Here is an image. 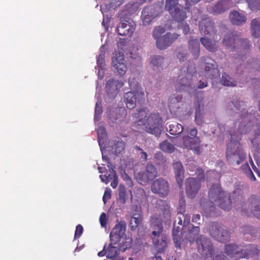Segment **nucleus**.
Returning <instances> with one entry per match:
<instances>
[{
  "label": "nucleus",
  "mask_w": 260,
  "mask_h": 260,
  "mask_svg": "<svg viewBox=\"0 0 260 260\" xmlns=\"http://www.w3.org/2000/svg\"><path fill=\"white\" fill-rule=\"evenodd\" d=\"M159 209L153 215L150 219L152 239L154 246L159 252L164 250L167 246L166 236L163 233L162 222H168L171 219L170 206L162 200L157 203Z\"/></svg>",
  "instance_id": "1"
},
{
  "label": "nucleus",
  "mask_w": 260,
  "mask_h": 260,
  "mask_svg": "<svg viewBox=\"0 0 260 260\" xmlns=\"http://www.w3.org/2000/svg\"><path fill=\"white\" fill-rule=\"evenodd\" d=\"M208 198L210 205H204L203 201H201V206L207 212L213 211L214 206H217L221 208L229 210L231 208V201L227 192L223 191L219 184L214 183L209 187Z\"/></svg>",
  "instance_id": "2"
},
{
  "label": "nucleus",
  "mask_w": 260,
  "mask_h": 260,
  "mask_svg": "<svg viewBox=\"0 0 260 260\" xmlns=\"http://www.w3.org/2000/svg\"><path fill=\"white\" fill-rule=\"evenodd\" d=\"M134 120L138 125H144L146 131L149 134L155 136L160 134L162 119L158 113H151L147 115V110L142 109L135 113Z\"/></svg>",
  "instance_id": "3"
},
{
  "label": "nucleus",
  "mask_w": 260,
  "mask_h": 260,
  "mask_svg": "<svg viewBox=\"0 0 260 260\" xmlns=\"http://www.w3.org/2000/svg\"><path fill=\"white\" fill-rule=\"evenodd\" d=\"M233 105L237 111L240 120L238 131L240 135H246L251 131L254 124L256 123L257 118L252 109L248 110L246 108V105L243 101L238 99L232 102Z\"/></svg>",
  "instance_id": "4"
},
{
  "label": "nucleus",
  "mask_w": 260,
  "mask_h": 260,
  "mask_svg": "<svg viewBox=\"0 0 260 260\" xmlns=\"http://www.w3.org/2000/svg\"><path fill=\"white\" fill-rule=\"evenodd\" d=\"M222 44L230 51L236 52L235 59L241 58L248 53L250 45L247 39H242L234 32L228 31L224 36Z\"/></svg>",
  "instance_id": "5"
},
{
  "label": "nucleus",
  "mask_w": 260,
  "mask_h": 260,
  "mask_svg": "<svg viewBox=\"0 0 260 260\" xmlns=\"http://www.w3.org/2000/svg\"><path fill=\"white\" fill-rule=\"evenodd\" d=\"M231 135V141L226 149V158L233 166L240 165L245 158L246 153L241 148L239 143L240 136H235L231 131L228 130Z\"/></svg>",
  "instance_id": "6"
},
{
  "label": "nucleus",
  "mask_w": 260,
  "mask_h": 260,
  "mask_svg": "<svg viewBox=\"0 0 260 260\" xmlns=\"http://www.w3.org/2000/svg\"><path fill=\"white\" fill-rule=\"evenodd\" d=\"M187 132L189 135H184L178 141L177 145L180 147L191 150L197 154H200L201 140L197 136V128H187Z\"/></svg>",
  "instance_id": "7"
},
{
  "label": "nucleus",
  "mask_w": 260,
  "mask_h": 260,
  "mask_svg": "<svg viewBox=\"0 0 260 260\" xmlns=\"http://www.w3.org/2000/svg\"><path fill=\"white\" fill-rule=\"evenodd\" d=\"M185 212H178V216L174 222V228L172 231L173 240L176 248L181 249L184 247V241L177 235L183 228L185 229L190 224V216L188 214L184 215Z\"/></svg>",
  "instance_id": "8"
},
{
  "label": "nucleus",
  "mask_w": 260,
  "mask_h": 260,
  "mask_svg": "<svg viewBox=\"0 0 260 260\" xmlns=\"http://www.w3.org/2000/svg\"><path fill=\"white\" fill-rule=\"evenodd\" d=\"M196 72L195 67L192 65L188 68H182L180 70L178 82L180 87L178 90H185L189 93L194 90L195 87L191 83V80Z\"/></svg>",
  "instance_id": "9"
},
{
  "label": "nucleus",
  "mask_w": 260,
  "mask_h": 260,
  "mask_svg": "<svg viewBox=\"0 0 260 260\" xmlns=\"http://www.w3.org/2000/svg\"><path fill=\"white\" fill-rule=\"evenodd\" d=\"M254 248H255L254 246L250 245H247L241 248L237 244H232L225 245L224 251L230 258L237 259L249 257V256L253 253L252 250Z\"/></svg>",
  "instance_id": "10"
},
{
  "label": "nucleus",
  "mask_w": 260,
  "mask_h": 260,
  "mask_svg": "<svg viewBox=\"0 0 260 260\" xmlns=\"http://www.w3.org/2000/svg\"><path fill=\"white\" fill-rule=\"evenodd\" d=\"M199 174L197 178H189L185 181V190L187 197L194 198L201 187V181L203 179L204 174L202 170L198 169Z\"/></svg>",
  "instance_id": "11"
},
{
  "label": "nucleus",
  "mask_w": 260,
  "mask_h": 260,
  "mask_svg": "<svg viewBox=\"0 0 260 260\" xmlns=\"http://www.w3.org/2000/svg\"><path fill=\"white\" fill-rule=\"evenodd\" d=\"M157 176V172L155 167L153 165L149 163L147 164L146 168L144 171L136 175L138 182L143 185H146Z\"/></svg>",
  "instance_id": "12"
},
{
  "label": "nucleus",
  "mask_w": 260,
  "mask_h": 260,
  "mask_svg": "<svg viewBox=\"0 0 260 260\" xmlns=\"http://www.w3.org/2000/svg\"><path fill=\"white\" fill-rule=\"evenodd\" d=\"M209 232L211 237L220 242H226L230 238L228 231L222 224L217 222L211 224L209 228Z\"/></svg>",
  "instance_id": "13"
},
{
  "label": "nucleus",
  "mask_w": 260,
  "mask_h": 260,
  "mask_svg": "<svg viewBox=\"0 0 260 260\" xmlns=\"http://www.w3.org/2000/svg\"><path fill=\"white\" fill-rule=\"evenodd\" d=\"M112 68L119 77L124 76L127 70L124 54L122 52H116L112 59Z\"/></svg>",
  "instance_id": "14"
},
{
  "label": "nucleus",
  "mask_w": 260,
  "mask_h": 260,
  "mask_svg": "<svg viewBox=\"0 0 260 260\" xmlns=\"http://www.w3.org/2000/svg\"><path fill=\"white\" fill-rule=\"evenodd\" d=\"M201 66L204 69L203 75L206 78L216 79L220 77L216 63L211 58H204Z\"/></svg>",
  "instance_id": "15"
},
{
  "label": "nucleus",
  "mask_w": 260,
  "mask_h": 260,
  "mask_svg": "<svg viewBox=\"0 0 260 260\" xmlns=\"http://www.w3.org/2000/svg\"><path fill=\"white\" fill-rule=\"evenodd\" d=\"M198 251L205 257L212 255L213 252L212 244L209 238L201 236L196 239Z\"/></svg>",
  "instance_id": "16"
},
{
  "label": "nucleus",
  "mask_w": 260,
  "mask_h": 260,
  "mask_svg": "<svg viewBox=\"0 0 260 260\" xmlns=\"http://www.w3.org/2000/svg\"><path fill=\"white\" fill-rule=\"evenodd\" d=\"M199 30L201 35L205 37L212 36L215 40L220 39L215 32L213 23L209 18L203 19L200 22Z\"/></svg>",
  "instance_id": "17"
},
{
  "label": "nucleus",
  "mask_w": 260,
  "mask_h": 260,
  "mask_svg": "<svg viewBox=\"0 0 260 260\" xmlns=\"http://www.w3.org/2000/svg\"><path fill=\"white\" fill-rule=\"evenodd\" d=\"M144 93L142 89L136 91H129L125 93L124 96V102L126 107L129 109H134L136 103L144 98Z\"/></svg>",
  "instance_id": "18"
},
{
  "label": "nucleus",
  "mask_w": 260,
  "mask_h": 260,
  "mask_svg": "<svg viewBox=\"0 0 260 260\" xmlns=\"http://www.w3.org/2000/svg\"><path fill=\"white\" fill-rule=\"evenodd\" d=\"M120 251L118 247L111 241L108 247L106 248L105 245L103 250L100 251L98 255L99 256L106 255L108 258L111 260H123L122 256L120 255Z\"/></svg>",
  "instance_id": "19"
},
{
  "label": "nucleus",
  "mask_w": 260,
  "mask_h": 260,
  "mask_svg": "<svg viewBox=\"0 0 260 260\" xmlns=\"http://www.w3.org/2000/svg\"><path fill=\"white\" fill-rule=\"evenodd\" d=\"M151 190L154 193L158 194L160 196H166L169 191L168 183L162 178H158L152 183Z\"/></svg>",
  "instance_id": "20"
},
{
  "label": "nucleus",
  "mask_w": 260,
  "mask_h": 260,
  "mask_svg": "<svg viewBox=\"0 0 260 260\" xmlns=\"http://www.w3.org/2000/svg\"><path fill=\"white\" fill-rule=\"evenodd\" d=\"M135 29V24L132 21L121 22L117 26L116 30L119 35L131 37Z\"/></svg>",
  "instance_id": "21"
},
{
  "label": "nucleus",
  "mask_w": 260,
  "mask_h": 260,
  "mask_svg": "<svg viewBox=\"0 0 260 260\" xmlns=\"http://www.w3.org/2000/svg\"><path fill=\"white\" fill-rule=\"evenodd\" d=\"M177 34L167 33L165 35L156 40V45L159 50H164L170 46L177 39Z\"/></svg>",
  "instance_id": "22"
},
{
  "label": "nucleus",
  "mask_w": 260,
  "mask_h": 260,
  "mask_svg": "<svg viewBox=\"0 0 260 260\" xmlns=\"http://www.w3.org/2000/svg\"><path fill=\"white\" fill-rule=\"evenodd\" d=\"M123 85V83L119 80L110 79L107 81L106 91L110 98H114L118 90Z\"/></svg>",
  "instance_id": "23"
},
{
  "label": "nucleus",
  "mask_w": 260,
  "mask_h": 260,
  "mask_svg": "<svg viewBox=\"0 0 260 260\" xmlns=\"http://www.w3.org/2000/svg\"><path fill=\"white\" fill-rule=\"evenodd\" d=\"M126 228V225L124 221H121L116 224L110 233V241H117V239L125 237Z\"/></svg>",
  "instance_id": "24"
},
{
  "label": "nucleus",
  "mask_w": 260,
  "mask_h": 260,
  "mask_svg": "<svg viewBox=\"0 0 260 260\" xmlns=\"http://www.w3.org/2000/svg\"><path fill=\"white\" fill-rule=\"evenodd\" d=\"M157 15V13L153 6L147 7L142 12L141 18L143 25H149L152 20Z\"/></svg>",
  "instance_id": "25"
},
{
  "label": "nucleus",
  "mask_w": 260,
  "mask_h": 260,
  "mask_svg": "<svg viewBox=\"0 0 260 260\" xmlns=\"http://www.w3.org/2000/svg\"><path fill=\"white\" fill-rule=\"evenodd\" d=\"M248 203L252 214L260 219V197L252 195L249 198Z\"/></svg>",
  "instance_id": "26"
},
{
  "label": "nucleus",
  "mask_w": 260,
  "mask_h": 260,
  "mask_svg": "<svg viewBox=\"0 0 260 260\" xmlns=\"http://www.w3.org/2000/svg\"><path fill=\"white\" fill-rule=\"evenodd\" d=\"M233 6L231 0H219L212 7L211 11L215 14H221L227 11Z\"/></svg>",
  "instance_id": "27"
},
{
  "label": "nucleus",
  "mask_w": 260,
  "mask_h": 260,
  "mask_svg": "<svg viewBox=\"0 0 260 260\" xmlns=\"http://www.w3.org/2000/svg\"><path fill=\"white\" fill-rule=\"evenodd\" d=\"M183 105L182 96L179 94L170 97L168 106L171 113H175Z\"/></svg>",
  "instance_id": "28"
},
{
  "label": "nucleus",
  "mask_w": 260,
  "mask_h": 260,
  "mask_svg": "<svg viewBox=\"0 0 260 260\" xmlns=\"http://www.w3.org/2000/svg\"><path fill=\"white\" fill-rule=\"evenodd\" d=\"M229 18L231 23L236 25H243L247 20L245 15L235 10L230 13Z\"/></svg>",
  "instance_id": "29"
},
{
  "label": "nucleus",
  "mask_w": 260,
  "mask_h": 260,
  "mask_svg": "<svg viewBox=\"0 0 260 260\" xmlns=\"http://www.w3.org/2000/svg\"><path fill=\"white\" fill-rule=\"evenodd\" d=\"M173 169L175 174L176 181L179 186L181 188L183 185V182L184 178V170L182 164L179 161L173 164Z\"/></svg>",
  "instance_id": "30"
},
{
  "label": "nucleus",
  "mask_w": 260,
  "mask_h": 260,
  "mask_svg": "<svg viewBox=\"0 0 260 260\" xmlns=\"http://www.w3.org/2000/svg\"><path fill=\"white\" fill-rule=\"evenodd\" d=\"M202 44L206 49L211 51H215L218 48L217 42L219 40H215L212 37H202L200 39Z\"/></svg>",
  "instance_id": "31"
},
{
  "label": "nucleus",
  "mask_w": 260,
  "mask_h": 260,
  "mask_svg": "<svg viewBox=\"0 0 260 260\" xmlns=\"http://www.w3.org/2000/svg\"><path fill=\"white\" fill-rule=\"evenodd\" d=\"M105 50L104 46H102L100 49V54L97 57V64L99 68L98 77L101 79L103 77L104 74Z\"/></svg>",
  "instance_id": "32"
},
{
  "label": "nucleus",
  "mask_w": 260,
  "mask_h": 260,
  "mask_svg": "<svg viewBox=\"0 0 260 260\" xmlns=\"http://www.w3.org/2000/svg\"><path fill=\"white\" fill-rule=\"evenodd\" d=\"M203 106L204 103L203 100H201L195 102V121L196 124L199 125H201L204 122L203 113L202 112L203 109Z\"/></svg>",
  "instance_id": "33"
},
{
  "label": "nucleus",
  "mask_w": 260,
  "mask_h": 260,
  "mask_svg": "<svg viewBox=\"0 0 260 260\" xmlns=\"http://www.w3.org/2000/svg\"><path fill=\"white\" fill-rule=\"evenodd\" d=\"M112 243L116 245L119 249L124 252L127 249L129 248L132 245V239L126 236L117 239V241H111Z\"/></svg>",
  "instance_id": "34"
},
{
  "label": "nucleus",
  "mask_w": 260,
  "mask_h": 260,
  "mask_svg": "<svg viewBox=\"0 0 260 260\" xmlns=\"http://www.w3.org/2000/svg\"><path fill=\"white\" fill-rule=\"evenodd\" d=\"M124 0H110V4L108 6L107 5H105L104 6H101V11L103 14V20L102 21V24L103 25H105V13L107 12L108 10H110L111 8H113V9H115L117 7L120 6L123 3Z\"/></svg>",
  "instance_id": "35"
},
{
  "label": "nucleus",
  "mask_w": 260,
  "mask_h": 260,
  "mask_svg": "<svg viewBox=\"0 0 260 260\" xmlns=\"http://www.w3.org/2000/svg\"><path fill=\"white\" fill-rule=\"evenodd\" d=\"M250 31L253 37H260V18L252 19L250 23Z\"/></svg>",
  "instance_id": "36"
},
{
  "label": "nucleus",
  "mask_w": 260,
  "mask_h": 260,
  "mask_svg": "<svg viewBox=\"0 0 260 260\" xmlns=\"http://www.w3.org/2000/svg\"><path fill=\"white\" fill-rule=\"evenodd\" d=\"M170 14L176 21L181 22L186 18V12L182 8H178L170 12Z\"/></svg>",
  "instance_id": "37"
},
{
  "label": "nucleus",
  "mask_w": 260,
  "mask_h": 260,
  "mask_svg": "<svg viewBox=\"0 0 260 260\" xmlns=\"http://www.w3.org/2000/svg\"><path fill=\"white\" fill-rule=\"evenodd\" d=\"M137 208V213H133V216L130 220L129 224L132 230H135L141 224L142 221L140 208Z\"/></svg>",
  "instance_id": "38"
},
{
  "label": "nucleus",
  "mask_w": 260,
  "mask_h": 260,
  "mask_svg": "<svg viewBox=\"0 0 260 260\" xmlns=\"http://www.w3.org/2000/svg\"><path fill=\"white\" fill-rule=\"evenodd\" d=\"M189 49L194 58H197L200 54V44L197 39H191L189 41Z\"/></svg>",
  "instance_id": "39"
},
{
  "label": "nucleus",
  "mask_w": 260,
  "mask_h": 260,
  "mask_svg": "<svg viewBox=\"0 0 260 260\" xmlns=\"http://www.w3.org/2000/svg\"><path fill=\"white\" fill-rule=\"evenodd\" d=\"M112 150L116 155L120 153L125 148V144L123 141L117 138L111 142Z\"/></svg>",
  "instance_id": "40"
},
{
  "label": "nucleus",
  "mask_w": 260,
  "mask_h": 260,
  "mask_svg": "<svg viewBox=\"0 0 260 260\" xmlns=\"http://www.w3.org/2000/svg\"><path fill=\"white\" fill-rule=\"evenodd\" d=\"M108 167L109 169V172H107L105 175H101L100 178L102 182L107 183L109 181L112 179L115 176H116V172L114 170L115 167H113L111 164L108 161Z\"/></svg>",
  "instance_id": "41"
},
{
  "label": "nucleus",
  "mask_w": 260,
  "mask_h": 260,
  "mask_svg": "<svg viewBox=\"0 0 260 260\" xmlns=\"http://www.w3.org/2000/svg\"><path fill=\"white\" fill-rule=\"evenodd\" d=\"M98 142L100 146L101 150L102 151V145H103L106 141L107 135L105 128L102 125L98 126L96 128Z\"/></svg>",
  "instance_id": "42"
},
{
  "label": "nucleus",
  "mask_w": 260,
  "mask_h": 260,
  "mask_svg": "<svg viewBox=\"0 0 260 260\" xmlns=\"http://www.w3.org/2000/svg\"><path fill=\"white\" fill-rule=\"evenodd\" d=\"M118 114L116 117L113 116V114H109V118L112 122H115L116 124H120L124 121V117L125 116V110L123 109L118 110Z\"/></svg>",
  "instance_id": "43"
},
{
  "label": "nucleus",
  "mask_w": 260,
  "mask_h": 260,
  "mask_svg": "<svg viewBox=\"0 0 260 260\" xmlns=\"http://www.w3.org/2000/svg\"><path fill=\"white\" fill-rule=\"evenodd\" d=\"M171 135H178L181 134L183 131V127L180 124L174 123L170 124L167 128Z\"/></svg>",
  "instance_id": "44"
},
{
  "label": "nucleus",
  "mask_w": 260,
  "mask_h": 260,
  "mask_svg": "<svg viewBox=\"0 0 260 260\" xmlns=\"http://www.w3.org/2000/svg\"><path fill=\"white\" fill-rule=\"evenodd\" d=\"M220 81L222 85L226 86H234L236 84L235 80L225 73L222 74Z\"/></svg>",
  "instance_id": "45"
},
{
  "label": "nucleus",
  "mask_w": 260,
  "mask_h": 260,
  "mask_svg": "<svg viewBox=\"0 0 260 260\" xmlns=\"http://www.w3.org/2000/svg\"><path fill=\"white\" fill-rule=\"evenodd\" d=\"M159 147L164 152L169 153L173 152L175 149L174 146L167 140L164 141L160 143Z\"/></svg>",
  "instance_id": "46"
},
{
  "label": "nucleus",
  "mask_w": 260,
  "mask_h": 260,
  "mask_svg": "<svg viewBox=\"0 0 260 260\" xmlns=\"http://www.w3.org/2000/svg\"><path fill=\"white\" fill-rule=\"evenodd\" d=\"M241 170L251 181H255L256 180V178L250 169L248 163L246 162L242 165L241 167Z\"/></svg>",
  "instance_id": "47"
},
{
  "label": "nucleus",
  "mask_w": 260,
  "mask_h": 260,
  "mask_svg": "<svg viewBox=\"0 0 260 260\" xmlns=\"http://www.w3.org/2000/svg\"><path fill=\"white\" fill-rule=\"evenodd\" d=\"M103 112V109L102 107V102L101 100L98 99L96 102L95 112H94V121H98L100 120L101 117V114Z\"/></svg>",
  "instance_id": "48"
},
{
  "label": "nucleus",
  "mask_w": 260,
  "mask_h": 260,
  "mask_svg": "<svg viewBox=\"0 0 260 260\" xmlns=\"http://www.w3.org/2000/svg\"><path fill=\"white\" fill-rule=\"evenodd\" d=\"M248 8L253 12L260 11V0H246Z\"/></svg>",
  "instance_id": "49"
},
{
  "label": "nucleus",
  "mask_w": 260,
  "mask_h": 260,
  "mask_svg": "<svg viewBox=\"0 0 260 260\" xmlns=\"http://www.w3.org/2000/svg\"><path fill=\"white\" fill-rule=\"evenodd\" d=\"M178 1L179 0H166L165 9L170 13L176 9L179 8L178 5Z\"/></svg>",
  "instance_id": "50"
},
{
  "label": "nucleus",
  "mask_w": 260,
  "mask_h": 260,
  "mask_svg": "<svg viewBox=\"0 0 260 260\" xmlns=\"http://www.w3.org/2000/svg\"><path fill=\"white\" fill-rule=\"evenodd\" d=\"M260 135H254L250 138V141L252 144L253 148L257 152H260Z\"/></svg>",
  "instance_id": "51"
},
{
  "label": "nucleus",
  "mask_w": 260,
  "mask_h": 260,
  "mask_svg": "<svg viewBox=\"0 0 260 260\" xmlns=\"http://www.w3.org/2000/svg\"><path fill=\"white\" fill-rule=\"evenodd\" d=\"M165 58L160 55L153 56L151 59V64L156 67H160L164 63Z\"/></svg>",
  "instance_id": "52"
},
{
  "label": "nucleus",
  "mask_w": 260,
  "mask_h": 260,
  "mask_svg": "<svg viewBox=\"0 0 260 260\" xmlns=\"http://www.w3.org/2000/svg\"><path fill=\"white\" fill-rule=\"evenodd\" d=\"M166 28L162 26H158L155 27L152 32L153 37L156 40L161 38V35L165 33Z\"/></svg>",
  "instance_id": "53"
},
{
  "label": "nucleus",
  "mask_w": 260,
  "mask_h": 260,
  "mask_svg": "<svg viewBox=\"0 0 260 260\" xmlns=\"http://www.w3.org/2000/svg\"><path fill=\"white\" fill-rule=\"evenodd\" d=\"M187 230L189 232L190 237L192 238L193 240H196V236H197L200 233V228L198 226H194L192 224H190L187 228Z\"/></svg>",
  "instance_id": "54"
},
{
  "label": "nucleus",
  "mask_w": 260,
  "mask_h": 260,
  "mask_svg": "<svg viewBox=\"0 0 260 260\" xmlns=\"http://www.w3.org/2000/svg\"><path fill=\"white\" fill-rule=\"evenodd\" d=\"M135 151L137 155L143 161H146L147 160L148 155L147 153L143 151L140 147L136 146L134 147Z\"/></svg>",
  "instance_id": "55"
},
{
  "label": "nucleus",
  "mask_w": 260,
  "mask_h": 260,
  "mask_svg": "<svg viewBox=\"0 0 260 260\" xmlns=\"http://www.w3.org/2000/svg\"><path fill=\"white\" fill-rule=\"evenodd\" d=\"M126 189L122 184H120L118 189L119 200L122 203L125 202Z\"/></svg>",
  "instance_id": "56"
},
{
  "label": "nucleus",
  "mask_w": 260,
  "mask_h": 260,
  "mask_svg": "<svg viewBox=\"0 0 260 260\" xmlns=\"http://www.w3.org/2000/svg\"><path fill=\"white\" fill-rule=\"evenodd\" d=\"M154 159L155 162L160 166L165 165L166 161V158L161 152L156 153L154 156Z\"/></svg>",
  "instance_id": "57"
},
{
  "label": "nucleus",
  "mask_w": 260,
  "mask_h": 260,
  "mask_svg": "<svg viewBox=\"0 0 260 260\" xmlns=\"http://www.w3.org/2000/svg\"><path fill=\"white\" fill-rule=\"evenodd\" d=\"M207 180L210 181L212 179L218 180L220 177V175L215 171L211 170L206 173Z\"/></svg>",
  "instance_id": "58"
},
{
  "label": "nucleus",
  "mask_w": 260,
  "mask_h": 260,
  "mask_svg": "<svg viewBox=\"0 0 260 260\" xmlns=\"http://www.w3.org/2000/svg\"><path fill=\"white\" fill-rule=\"evenodd\" d=\"M128 84L130 88L133 91L141 89L139 87V83L134 77H130L128 79Z\"/></svg>",
  "instance_id": "59"
},
{
  "label": "nucleus",
  "mask_w": 260,
  "mask_h": 260,
  "mask_svg": "<svg viewBox=\"0 0 260 260\" xmlns=\"http://www.w3.org/2000/svg\"><path fill=\"white\" fill-rule=\"evenodd\" d=\"M137 7L138 6L136 4H128L125 7V11L127 12V14H131L137 10Z\"/></svg>",
  "instance_id": "60"
},
{
  "label": "nucleus",
  "mask_w": 260,
  "mask_h": 260,
  "mask_svg": "<svg viewBox=\"0 0 260 260\" xmlns=\"http://www.w3.org/2000/svg\"><path fill=\"white\" fill-rule=\"evenodd\" d=\"M178 28L181 29L182 30L183 32L185 35L187 34L190 30L188 25L184 21L180 22L178 24Z\"/></svg>",
  "instance_id": "61"
},
{
  "label": "nucleus",
  "mask_w": 260,
  "mask_h": 260,
  "mask_svg": "<svg viewBox=\"0 0 260 260\" xmlns=\"http://www.w3.org/2000/svg\"><path fill=\"white\" fill-rule=\"evenodd\" d=\"M185 201L184 198L181 197L179 203L178 212H185Z\"/></svg>",
  "instance_id": "62"
},
{
  "label": "nucleus",
  "mask_w": 260,
  "mask_h": 260,
  "mask_svg": "<svg viewBox=\"0 0 260 260\" xmlns=\"http://www.w3.org/2000/svg\"><path fill=\"white\" fill-rule=\"evenodd\" d=\"M121 177L122 179L126 182V184L129 186L133 185V182L129 176L124 171L121 173Z\"/></svg>",
  "instance_id": "63"
},
{
  "label": "nucleus",
  "mask_w": 260,
  "mask_h": 260,
  "mask_svg": "<svg viewBox=\"0 0 260 260\" xmlns=\"http://www.w3.org/2000/svg\"><path fill=\"white\" fill-rule=\"evenodd\" d=\"M83 227L81 225H77L75 233V239L79 238L83 233Z\"/></svg>",
  "instance_id": "64"
}]
</instances>
